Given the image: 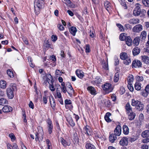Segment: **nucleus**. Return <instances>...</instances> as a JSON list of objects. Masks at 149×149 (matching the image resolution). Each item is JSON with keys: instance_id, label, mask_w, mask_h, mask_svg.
Segmentation results:
<instances>
[{"instance_id": "obj_1", "label": "nucleus", "mask_w": 149, "mask_h": 149, "mask_svg": "<svg viewBox=\"0 0 149 149\" xmlns=\"http://www.w3.org/2000/svg\"><path fill=\"white\" fill-rule=\"evenodd\" d=\"M44 0H36L34 3V11L36 14H38L40 9L42 8L43 5Z\"/></svg>"}, {"instance_id": "obj_2", "label": "nucleus", "mask_w": 149, "mask_h": 149, "mask_svg": "<svg viewBox=\"0 0 149 149\" xmlns=\"http://www.w3.org/2000/svg\"><path fill=\"white\" fill-rule=\"evenodd\" d=\"M120 58L124 60L123 63L126 65H128L131 63L130 58L128 57L127 54L125 52H122L120 54Z\"/></svg>"}, {"instance_id": "obj_3", "label": "nucleus", "mask_w": 149, "mask_h": 149, "mask_svg": "<svg viewBox=\"0 0 149 149\" xmlns=\"http://www.w3.org/2000/svg\"><path fill=\"white\" fill-rule=\"evenodd\" d=\"M103 94H106L111 91L112 88L111 84L109 83L104 84L103 88Z\"/></svg>"}, {"instance_id": "obj_4", "label": "nucleus", "mask_w": 149, "mask_h": 149, "mask_svg": "<svg viewBox=\"0 0 149 149\" xmlns=\"http://www.w3.org/2000/svg\"><path fill=\"white\" fill-rule=\"evenodd\" d=\"M14 86H10L7 88L6 90V93L8 97L10 99H12L14 97L13 91Z\"/></svg>"}, {"instance_id": "obj_5", "label": "nucleus", "mask_w": 149, "mask_h": 149, "mask_svg": "<svg viewBox=\"0 0 149 149\" xmlns=\"http://www.w3.org/2000/svg\"><path fill=\"white\" fill-rule=\"evenodd\" d=\"M84 132L88 136H91L92 130L88 125L86 126L83 129Z\"/></svg>"}, {"instance_id": "obj_6", "label": "nucleus", "mask_w": 149, "mask_h": 149, "mask_svg": "<svg viewBox=\"0 0 149 149\" xmlns=\"http://www.w3.org/2000/svg\"><path fill=\"white\" fill-rule=\"evenodd\" d=\"M139 5V4L138 3H137L136 4V7L135 8L133 13L134 15L135 16L139 15L141 13V9Z\"/></svg>"}, {"instance_id": "obj_7", "label": "nucleus", "mask_w": 149, "mask_h": 149, "mask_svg": "<svg viewBox=\"0 0 149 149\" xmlns=\"http://www.w3.org/2000/svg\"><path fill=\"white\" fill-rule=\"evenodd\" d=\"M141 63L140 61L135 60L133 61L132 65L133 67L139 68L141 67Z\"/></svg>"}, {"instance_id": "obj_8", "label": "nucleus", "mask_w": 149, "mask_h": 149, "mask_svg": "<svg viewBox=\"0 0 149 149\" xmlns=\"http://www.w3.org/2000/svg\"><path fill=\"white\" fill-rule=\"evenodd\" d=\"M47 123L48 124L47 127L48 131L49 134L51 133L53 129V126L52 122L50 119H48L47 120Z\"/></svg>"}, {"instance_id": "obj_9", "label": "nucleus", "mask_w": 149, "mask_h": 149, "mask_svg": "<svg viewBox=\"0 0 149 149\" xmlns=\"http://www.w3.org/2000/svg\"><path fill=\"white\" fill-rule=\"evenodd\" d=\"M121 127L120 126H117L114 130V134L116 136H120L121 133Z\"/></svg>"}, {"instance_id": "obj_10", "label": "nucleus", "mask_w": 149, "mask_h": 149, "mask_svg": "<svg viewBox=\"0 0 149 149\" xmlns=\"http://www.w3.org/2000/svg\"><path fill=\"white\" fill-rule=\"evenodd\" d=\"M120 144L122 146H127L128 143V140L127 138L124 137L120 141Z\"/></svg>"}, {"instance_id": "obj_11", "label": "nucleus", "mask_w": 149, "mask_h": 149, "mask_svg": "<svg viewBox=\"0 0 149 149\" xmlns=\"http://www.w3.org/2000/svg\"><path fill=\"white\" fill-rule=\"evenodd\" d=\"M38 132L37 134H38V136H41L40 137H39L40 139L42 141L43 139V132L42 128L40 127H38Z\"/></svg>"}, {"instance_id": "obj_12", "label": "nucleus", "mask_w": 149, "mask_h": 149, "mask_svg": "<svg viewBox=\"0 0 149 149\" xmlns=\"http://www.w3.org/2000/svg\"><path fill=\"white\" fill-rule=\"evenodd\" d=\"M142 30V26L140 24L136 25L133 28V31L134 32H139Z\"/></svg>"}, {"instance_id": "obj_13", "label": "nucleus", "mask_w": 149, "mask_h": 149, "mask_svg": "<svg viewBox=\"0 0 149 149\" xmlns=\"http://www.w3.org/2000/svg\"><path fill=\"white\" fill-rule=\"evenodd\" d=\"M2 110L4 112H10L12 111V109L10 106L6 105L3 107Z\"/></svg>"}, {"instance_id": "obj_14", "label": "nucleus", "mask_w": 149, "mask_h": 149, "mask_svg": "<svg viewBox=\"0 0 149 149\" xmlns=\"http://www.w3.org/2000/svg\"><path fill=\"white\" fill-rule=\"evenodd\" d=\"M87 89L91 94L94 95L96 94V91L93 87L90 86L87 88Z\"/></svg>"}, {"instance_id": "obj_15", "label": "nucleus", "mask_w": 149, "mask_h": 149, "mask_svg": "<svg viewBox=\"0 0 149 149\" xmlns=\"http://www.w3.org/2000/svg\"><path fill=\"white\" fill-rule=\"evenodd\" d=\"M116 136L113 134H111L109 137V141L111 143H114L115 141L117 139V137Z\"/></svg>"}, {"instance_id": "obj_16", "label": "nucleus", "mask_w": 149, "mask_h": 149, "mask_svg": "<svg viewBox=\"0 0 149 149\" xmlns=\"http://www.w3.org/2000/svg\"><path fill=\"white\" fill-rule=\"evenodd\" d=\"M68 86L69 88L67 90V92L70 95V96H71L74 93V90L70 84H69Z\"/></svg>"}, {"instance_id": "obj_17", "label": "nucleus", "mask_w": 149, "mask_h": 149, "mask_svg": "<svg viewBox=\"0 0 149 149\" xmlns=\"http://www.w3.org/2000/svg\"><path fill=\"white\" fill-rule=\"evenodd\" d=\"M141 51L140 49L138 47H136L134 48L132 50L133 54L134 56L138 55Z\"/></svg>"}, {"instance_id": "obj_18", "label": "nucleus", "mask_w": 149, "mask_h": 149, "mask_svg": "<svg viewBox=\"0 0 149 149\" xmlns=\"http://www.w3.org/2000/svg\"><path fill=\"white\" fill-rule=\"evenodd\" d=\"M129 23L131 24H135L139 22V20L138 19H132L128 21Z\"/></svg>"}, {"instance_id": "obj_19", "label": "nucleus", "mask_w": 149, "mask_h": 149, "mask_svg": "<svg viewBox=\"0 0 149 149\" xmlns=\"http://www.w3.org/2000/svg\"><path fill=\"white\" fill-rule=\"evenodd\" d=\"M111 114L109 112L107 113L104 116V119L105 121L108 123H110L111 121L112 120L109 118V117L111 116Z\"/></svg>"}, {"instance_id": "obj_20", "label": "nucleus", "mask_w": 149, "mask_h": 149, "mask_svg": "<svg viewBox=\"0 0 149 149\" xmlns=\"http://www.w3.org/2000/svg\"><path fill=\"white\" fill-rule=\"evenodd\" d=\"M60 142L62 143L63 145L64 146H69L70 143L69 142H68L65 140L63 138L61 137L60 139Z\"/></svg>"}, {"instance_id": "obj_21", "label": "nucleus", "mask_w": 149, "mask_h": 149, "mask_svg": "<svg viewBox=\"0 0 149 149\" xmlns=\"http://www.w3.org/2000/svg\"><path fill=\"white\" fill-rule=\"evenodd\" d=\"M76 73L77 76L80 78H82L84 77V73L81 70H77Z\"/></svg>"}, {"instance_id": "obj_22", "label": "nucleus", "mask_w": 149, "mask_h": 149, "mask_svg": "<svg viewBox=\"0 0 149 149\" xmlns=\"http://www.w3.org/2000/svg\"><path fill=\"white\" fill-rule=\"evenodd\" d=\"M104 6L106 10L109 11L110 9L111 4L108 1H106L104 2Z\"/></svg>"}, {"instance_id": "obj_23", "label": "nucleus", "mask_w": 149, "mask_h": 149, "mask_svg": "<svg viewBox=\"0 0 149 149\" xmlns=\"http://www.w3.org/2000/svg\"><path fill=\"white\" fill-rule=\"evenodd\" d=\"M125 41L126 44L128 46H130L132 45V40L130 36H127Z\"/></svg>"}, {"instance_id": "obj_24", "label": "nucleus", "mask_w": 149, "mask_h": 149, "mask_svg": "<svg viewBox=\"0 0 149 149\" xmlns=\"http://www.w3.org/2000/svg\"><path fill=\"white\" fill-rule=\"evenodd\" d=\"M69 31L71 34L73 36H74L77 31V29L75 27L72 26L70 28Z\"/></svg>"}, {"instance_id": "obj_25", "label": "nucleus", "mask_w": 149, "mask_h": 149, "mask_svg": "<svg viewBox=\"0 0 149 149\" xmlns=\"http://www.w3.org/2000/svg\"><path fill=\"white\" fill-rule=\"evenodd\" d=\"M141 57L142 61L145 63L147 64L149 63V58L148 56H141Z\"/></svg>"}, {"instance_id": "obj_26", "label": "nucleus", "mask_w": 149, "mask_h": 149, "mask_svg": "<svg viewBox=\"0 0 149 149\" xmlns=\"http://www.w3.org/2000/svg\"><path fill=\"white\" fill-rule=\"evenodd\" d=\"M6 87V82L4 80L0 81V87L2 89H5Z\"/></svg>"}, {"instance_id": "obj_27", "label": "nucleus", "mask_w": 149, "mask_h": 149, "mask_svg": "<svg viewBox=\"0 0 149 149\" xmlns=\"http://www.w3.org/2000/svg\"><path fill=\"white\" fill-rule=\"evenodd\" d=\"M123 132L124 134L127 135L129 133V129L126 125H123Z\"/></svg>"}, {"instance_id": "obj_28", "label": "nucleus", "mask_w": 149, "mask_h": 149, "mask_svg": "<svg viewBox=\"0 0 149 149\" xmlns=\"http://www.w3.org/2000/svg\"><path fill=\"white\" fill-rule=\"evenodd\" d=\"M52 99L49 98V102L51 104V106L52 107H55L56 104L55 102L54 99L52 96H51Z\"/></svg>"}, {"instance_id": "obj_29", "label": "nucleus", "mask_w": 149, "mask_h": 149, "mask_svg": "<svg viewBox=\"0 0 149 149\" xmlns=\"http://www.w3.org/2000/svg\"><path fill=\"white\" fill-rule=\"evenodd\" d=\"M136 115L135 113L133 112H130L128 115V118L130 120H133L135 116Z\"/></svg>"}, {"instance_id": "obj_30", "label": "nucleus", "mask_w": 149, "mask_h": 149, "mask_svg": "<svg viewBox=\"0 0 149 149\" xmlns=\"http://www.w3.org/2000/svg\"><path fill=\"white\" fill-rule=\"evenodd\" d=\"M140 102L138 100H136L134 99L132 100V105L133 106H135L136 108L138 104H140Z\"/></svg>"}, {"instance_id": "obj_31", "label": "nucleus", "mask_w": 149, "mask_h": 149, "mask_svg": "<svg viewBox=\"0 0 149 149\" xmlns=\"http://www.w3.org/2000/svg\"><path fill=\"white\" fill-rule=\"evenodd\" d=\"M140 40V39L139 37H137L134 38L133 41V43L135 45L137 46L139 44Z\"/></svg>"}, {"instance_id": "obj_32", "label": "nucleus", "mask_w": 149, "mask_h": 149, "mask_svg": "<svg viewBox=\"0 0 149 149\" xmlns=\"http://www.w3.org/2000/svg\"><path fill=\"white\" fill-rule=\"evenodd\" d=\"M141 136L143 138L148 137L149 136V131L146 130L142 133Z\"/></svg>"}, {"instance_id": "obj_33", "label": "nucleus", "mask_w": 149, "mask_h": 149, "mask_svg": "<svg viewBox=\"0 0 149 149\" xmlns=\"http://www.w3.org/2000/svg\"><path fill=\"white\" fill-rule=\"evenodd\" d=\"M86 147L87 149H95V147L93 145L89 143H87Z\"/></svg>"}, {"instance_id": "obj_34", "label": "nucleus", "mask_w": 149, "mask_h": 149, "mask_svg": "<svg viewBox=\"0 0 149 149\" xmlns=\"http://www.w3.org/2000/svg\"><path fill=\"white\" fill-rule=\"evenodd\" d=\"M144 105L141 102L136 107V109L139 110L141 111L143 109Z\"/></svg>"}, {"instance_id": "obj_35", "label": "nucleus", "mask_w": 149, "mask_h": 149, "mask_svg": "<svg viewBox=\"0 0 149 149\" xmlns=\"http://www.w3.org/2000/svg\"><path fill=\"white\" fill-rule=\"evenodd\" d=\"M119 79V74L118 72L116 73L114 77V81L116 82H117Z\"/></svg>"}, {"instance_id": "obj_36", "label": "nucleus", "mask_w": 149, "mask_h": 149, "mask_svg": "<svg viewBox=\"0 0 149 149\" xmlns=\"http://www.w3.org/2000/svg\"><path fill=\"white\" fill-rule=\"evenodd\" d=\"M146 31H143L141 35V37L143 40H145L146 37Z\"/></svg>"}, {"instance_id": "obj_37", "label": "nucleus", "mask_w": 149, "mask_h": 149, "mask_svg": "<svg viewBox=\"0 0 149 149\" xmlns=\"http://www.w3.org/2000/svg\"><path fill=\"white\" fill-rule=\"evenodd\" d=\"M68 122L70 125L72 127L74 126L75 125V123H74L72 118L71 117L68 118Z\"/></svg>"}, {"instance_id": "obj_38", "label": "nucleus", "mask_w": 149, "mask_h": 149, "mask_svg": "<svg viewBox=\"0 0 149 149\" xmlns=\"http://www.w3.org/2000/svg\"><path fill=\"white\" fill-rule=\"evenodd\" d=\"M7 101L5 99L2 98L0 99V105H3L7 103Z\"/></svg>"}, {"instance_id": "obj_39", "label": "nucleus", "mask_w": 149, "mask_h": 149, "mask_svg": "<svg viewBox=\"0 0 149 149\" xmlns=\"http://www.w3.org/2000/svg\"><path fill=\"white\" fill-rule=\"evenodd\" d=\"M134 87L135 89L137 91L140 90L141 88L140 84L137 82L135 83Z\"/></svg>"}, {"instance_id": "obj_40", "label": "nucleus", "mask_w": 149, "mask_h": 149, "mask_svg": "<svg viewBox=\"0 0 149 149\" xmlns=\"http://www.w3.org/2000/svg\"><path fill=\"white\" fill-rule=\"evenodd\" d=\"M127 80L128 84H132V83L133 82L134 80V77L133 75H132L131 77L130 76L129 77Z\"/></svg>"}, {"instance_id": "obj_41", "label": "nucleus", "mask_w": 149, "mask_h": 149, "mask_svg": "<svg viewBox=\"0 0 149 149\" xmlns=\"http://www.w3.org/2000/svg\"><path fill=\"white\" fill-rule=\"evenodd\" d=\"M126 37L127 36L125 35V33H122L120 35L119 38L120 40L123 41L125 40Z\"/></svg>"}, {"instance_id": "obj_42", "label": "nucleus", "mask_w": 149, "mask_h": 149, "mask_svg": "<svg viewBox=\"0 0 149 149\" xmlns=\"http://www.w3.org/2000/svg\"><path fill=\"white\" fill-rule=\"evenodd\" d=\"M121 5L124 6L125 9H127V6L126 5V3L125 2L124 0H121L120 1Z\"/></svg>"}, {"instance_id": "obj_43", "label": "nucleus", "mask_w": 149, "mask_h": 149, "mask_svg": "<svg viewBox=\"0 0 149 149\" xmlns=\"http://www.w3.org/2000/svg\"><path fill=\"white\" fill-rule=\"evenodd\" d=\"M7 73L8 76L10 78L13 77L14 75L13 72L10 71V70H8L7 71Z\"/></svg>"}, {"instance_id": "obj_44", "label": "nucleus", "mask_w": 149, "mask_h": 149, "mask_svg": "<svg viewBox=\"0 0 149 149\" xmlns=\"http://www.w3.org/2000/svg\"><path fill=\"white\" fill-rule=\"evenodd\" d=\"M125 109L127 111H129L130 112L132 111V108L129 103L126 104L125 106Z\"/></svg>"}, {"instance_id": "obj_45", "label": "nucleus", "mask_w": 149, "mask_h": 149, "mask_svg": "<svg viewBox=\"0 0 149 149\" xmlns=\"http://www.w3.org/2000/svg\"><path fill=\"white\" fill-rule=\"evenodd\" d=\"M142 2L146 7L149 6V1L148 0H142Z\"/></svg>"}, {"instance_id": "obj_46", "label": "nucleus", "mask_w": 149, "mask_h": 149, "mask_svg": "<svg viewBox=\"0 0 149 149\" xmlns=\"http://www.w3.org/2000/svg\"><path fill=\"white\" fill-rule=\"evenodd\" d=\"M116 26L119 29V30L121 31H124V29L123 26L120 24L117 23L116 24Z\"/></svg>"}, {"instance_id": "obj_47", "label": "nucleus", "mask_w": 149, "mask_h": 149, "mask_svg": "<svg viewBox=\"0 0 149 149\" xmlns=\"http://www.w3.org/2000/svg\"><path fill=\"white\" fill-rule=\"evenodd\" d=\"M9 136L12 141H13L15 140L16 138L13 133H10L9 134Z\"/></svg>"}, {"instance_id": "obj_48", "label": "nucleus", "mask_w": 149, "mask_h": 149, "mask_svg": "<svg viewBox=\"0 0 149 149\" xmlns=\"http://www.w3.org/2000/svg\"><path fill=\"white\" fill-rule=\"evenodd\" d=\"M49 87L50 90L52 91H54L55 90V88L53 84H50L49 85Z\"/></svg>"}, {"instance_id": "obj_49", "label": "nucleus", "mask_w": 149, "mask_h": 149, "mask_svg": "<svg viewBox=\"0 0 149 149\" xmlns=\"http://www.w3.org/2000/svg\"><path fill=\"white\" fill-rule=\"evenodd\" d=\"M85 51L86 53H88L90 52V46L89 45H86L85 46Z\"/></svg>"}, {"instance_id": "obj_50", "label": "nucleus", "mask_w": 149, "mask_h": 149, "mask_svg": "<svg viewBox=\"0 0 149 149\" xmlns=\"http://www.w3.org/2000/svg\"><path fill=\"white\" fill-rule=\"evenodd\" d=\"M132 84H128L127 85V87L128 89L131 91H132L134 90V88L132 86Z\"/></svg>"}, {"instance_id": "obj_51", "label": "nucleus", "mask_w": 149, "mask_h": 149, "mask_svg": "<svg viewBox=\"0 0 149 149\" xmlns=\"http://www.w3.org/2000/svg\"><path fill=\"white\" fill-rule=\"evenodd\" d=\"M57 26L59 29L61 31H63L64 29V27L61 24H58Z\"/></svg>"}, {"instance_id": "obj_52", "label": "nucleus", "mask_w": 149, "mask_h": 149, "mask_svg": "<svg viewBox=\"0 0 149 149\" xmlns=\"http://www.w3.org/2000/svg\"><path fill=\"white\" fill-rule=\"evenodd\" d=\"M125 91V89L123 87H121L120 88V93L121 94H123Z\"/></svg>"}, {"instance_id": "obj_53", "label": "nucleus", "mask_w": 149, "mask_h": 149, "mask_svg": "<svg viewBox=\"0 0 149 149\" xmlns=\"http://www.w3.org/2000/svg\"><path fill=\"white\" fill-rule=\"evenodd\" d=\"M44 46L45 47L48 48L50 47V45L49 42L48 41H47L44 44Z\"/></svg>"}, {"instance_id": "obj_54", "label": "nucleus", "mask_w": 149, "mask_h": 149, "mask_svg": "<svg viewBox=\"0 0 149 149\" xmlns=\"http://www.w3.org/2000/svg\"><path fill=\"white\" fill-rule=\"evenodd\" d=\"M111 98L113 101H115L116 100V96L115 94H112L111 95Z\"/></svg>"}, {"instance_id": "obj_55", "label": "nucleus", "mask_w": 149, "mask_h": 149, "mask_svg": "<svg viewBox=\"0 0 149 149\" xmlns=\"http://www.w3.org/2000/svg\"><path fill=\"white\" fill-rule=\"evenodd\" d=\"M23 116L24 118V121L25 123L27 122V120L26 119V117L25 114V113L23 111Z\"/></svg>"}, {"instance_id": "obj_56", "label": "nucleus", "mask_w": 149, "mask_h": 149, "mask_svg": "<svg viewBox=\"0 0 149 149\" xmlns=\"http://www.w3.org/2000/svg\"><path fill=\"white\" fill-rule=\"evenodd\" d=\"M141 148L143 149H148V146L146 144H143L142 145Z\"/></svg>"}, {"instance_id": "obj_57", "label": "nucleus", "mask_w": 149, "mask_h": 149, "mask_svg": "<svg viewBox=\"0 0 149 149\" xmlns=\"http://www.w3.org/2000/svg\"><path fill=\"white\" fill-rule=\"evenodd\" d=\"M56 94L57 97L58 98H59L62 97L61 93L60 92H56Z\"/></svg>"}, {"instance_id": "obj_58", "label": "nucleus", "mask_w": 149, "mask_h": 149, "mask_svg": "<svg viewBox=\"0 0 149 149\" xmlns=\"http://www.w3.org/2000/svg\"><path fill=\"white\" fill-rule=\"evenodd\" d=\"M125 27L127 29H132V26L129 24H127L125 25Z\"/></svg>"}, {"instance_id": "obj_59", "label": "nucleus", "mask_w": 149, "mask_h": 149, "mask_svg": "<svg viewBox=\"0 0 149 149\" xmlns=\"http://www.w3.org/2000/svg\"><path fill=\"white\" fill-rule=\"evenodd\" d=\"M61 89L62 91L64 93H65L67 92V90H66V87L65 86L62 87L61 88Z\"/></svg>"}, {"instance_id": "obj_60", "label": "nucleus", "mask_w": 149, "mask_h": 149, "mask_svg": "<svg viewBox=\"0 0 149 149\" xmlns=\"http://www.w3.org/2000/svg\"><path fill=\"white\" fill-rule=\"evenodd\" d=\"M29 105V107L30 108H32V109H33L34 108V105L32 101H30V102Z\"/></svg>"}, {"instance_id": "obj_61", "label": "nucleus", "mask_w": 149, "mask_h": 149, "mask_svg": "<svg viewBox=\"0 0 149 149\" xmlns=\"http://www.w3.org/2000/svg\"><path fill=\"white\" fill-rule=\"evenodd\" d=\"M43 101L44 103L45 104H46L47 103V98L46 97V96H43Z\"/></svg>"}, {"instance_id": "obj_62", "label": "nucleus", "mask_w": 149, "mask_h": 149, "mask_svg": "<svg viewBox=\"0 0 149 149\" xmlns=\"http://www.w3.org/2000/svg\"><path fill=\"white\" fill-rule=\"evenodd\" d=\"M148 93L146 91H143L142 92V95L145 97H146L148 95Z\"/></svg>"}, {"instance_id": "obj_63", "label": "nucleus", "mask_w": 149, "mask_h": 149, "mask_svg": "<svg viewBox=\"0 0 149 149\" xmlns=\"http://www.w3.org/2000/svg\"><path fill=\"white\" fill-rule=\"evenodd\" d=\"M137 79L139 80V81H142L143 79V77H142V76H137Z\"/></svg>"}, {"instance_id": "obj_64", "label": "nucleus", "mask_w": 149, "mask_h": 149, "mask_svg": "<svg viewBox=\"0 0 149 149\" xmlns=\"http://www.w3.org/2000/svg\"><path fill=\"white\" fill-rule=\"evenodd\" d=\"M12 149H19V148L16 144L14 143Z\"/></svg>"}]
</instances>
